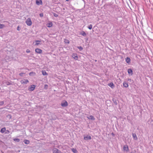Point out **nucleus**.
I'll return each instance as SVG.
<instances>
[{"label": "nucleus", "instance_id": "obj_1", "mask_svg": "<svg viewBox=\"0 0 153 153\" xmlns=\"http://www.w3.org/2000/svg\"><path fill=\"white\" fill-rule=\"evenodd\" d=\"M27 25L29 26H30L32 24V22L30 18H28L25 21Z\"/></svg>", "mask_w": 153, "mask_h": 153}, {"label": "nucleus", "instance_id": "obj_2", "mask_svg": "<svg viewBox=\"0 0 153 153\" xmlns=\"http://www.w3.org/2000/svg\"><path fill=\"white\" fill-rule=\"evenodd\" d=\"M61 105L63 107L67 106L68 105V103L66 100H63L61 103Z\"/></svg>", "mask_w": 153, "mask_h": 153}, {"label": "nucleus", "instance_id": "obj_3", "mask_svg": "<svg viewBox=\"0 0 153 153\" xmlns=\"http://www.w3.org/2000/svg\"><path fill=\"white\" fill-rule=\"evenodd\" d=\"M53 153H62V152L57 149L54 148L53 149Z\"/></svg>", "mask_w": 153, "mask_h": 153}, {"label": "nucleus", "instance_id": "obj_4", "mask_svg": "<svg viewBox=\"0 0 153 153\" xmlns=\"http://www.w3.org/2000/svg\"><path fill=\"white\" fill-rule=\"evenodd\" d=\"M35 51L36 53L39 54L41 53H42V50L38 48L36 49L35 50Z\"/></svg>", "mask_w": 153, "mask_h": 153}, {"label": "nucleus", "instance_id": "obj_5", "mask_svg": "<svg viewBox=\"0 0 153 153\" xmlns=\"http://www.w3.org/2000/svg\"><path fill=\"white\" fill-rule=\"evenodd\" d=\"M36 4L37 5H39L42 4V0H36Z\"/></svg>", "mask_w": 153, "mask_h": 153}, {"label": "nucleus", "instance_id": "obj_6", "mask_svg": "<svg viewBox=\"0 0 153 153\" xmlns=\"http://www.w3.org/2000/svg\"><path fill=\"white\" fill-rule=\"evenodd\" d=\"M36 86L34 85H32L28 88V90L30 91H33L35 88Z\"/></svg>", "mask_w": 153, "mask_h": 153}, {"label": "nucleus", "instance_id": "obj_7", "mask_svg": "<svg viewBox=\"0 0 153 153\" xmlns=\"http://www.w3.org/2000/svg\"><path fill=\"white\" fill-rule=\"evenodd\" d=\"M72 57L76 60H77L78 57L76 54L73 53L72 55Z\"/></svg>", "mask_w": 153, "mask_h": 153}, {"label": "nucleus", "instance_id": "obj_8", "mask_svg": "<svg viewBox=\"0 0 153 153\" xmlns=\"http://www.w3.org/2000/svg\"><path fill=\"white\" fill-rule=\"evenodd\" d=\"M123 149L124 151H125L126 152H128L129 150L128 146V145H125L123 147Z\"/></svg>", "mask_w": 153, "mask_h": 153}, {"label": "nucleus", "instance_id": "obj_9", "mask_svg": "<svg viewBox=\"0 0 153 153\" xmlns=\"http://www.w3.org/2000/svg\"><path fill=\"white\" fill-rule=\"evenodd\" d=\"M29 82L27 79H24L22 80L21 81V82L22 84H26Z\"/></svg>", "mask_w": 153, "mask_h": 153}, {"label": "nucleus", "instance_id": "obj_10", "mask_svg": "<svg viewBox=\"0 0 153 153\" xmlns=\"http://www.w3.org/2000/svg\"><path fill=\"white\" fill-rule=\"evenodd\" d=\"M84 139L85 140H91V137L90 136L87 135V136H84Z\"/></svg>", "mask_w": 153, "mask_h": 153}, {"label": "nucleus", "instance_id": "obj_11", "mask_svg": "<svg viewBox=\"0 0 153 153\" xmlns=\"http://www.w3.org/2000/svg\"><path fill=\"white\" fill-rule=\"evenodd\" d=\"M52 26L53 24L51 22H49L47 24V26L49 27H51Z\"/></svg>", "mask_w": 153, "mask_h": 153}, {"label": "nucleus", "instance_id": "obj_12", "mask_svg": "<svg viewBox=\"0 0 153 153\" xmlns=\"http://www.w3.org/2000/svg\"><path fill=\"white\" fill-rule=\"evenodd\" d=\"M128 72L129 74H130L131 75H133V71L131 69H129L128 70Z\"/></svg>", "mask_w": 153, "mask_h": 153}, {"label": "nucleus", "instance_id": "obj_13", "mask_svg": "<svg viewBox=\"0 0 153 153\" xmlns=\"http://www.w3.org/2000/svg\"><path fill=\"white\" fill-rule=\"evenodd\" d=\"M130 60H131L130 58L128 57H126V61L127 63H130Z\"/></svg>", "mask_w": 153, "mask_h": 153}, {"label": "nucleus", "instance_id": "obj_14", "mask_svg": "<svg viewBox=\"0 0 153 153\" xmlns=\"http://www.w3.org/2000/svg\"><path fill=\"white\" fill-rule=\"evenodd\" d=\"M87 117L88 119L91 120H94L95 119L94 117L91 115H90L89 117Z\"/></svg>", "mask_w": 153, "mask_h": 153}, {"label": "nucleus", "instance_id": "obj_15", "mask_svg": "<svg viewBox=\"0 0 153 153\" xmlns=\"http://www.w3.org/2000/svg\"><path fill=\"white\" fill-rule=\"evenodd\" d=\"M123 85L124 87H125L127 88V87H128V84L126 82H124L123 83Z\"/></svg>", "mask_w": 153, "mask_h": 153}, {"label": "nucleus", "instance_id": "obj_16", "mask_svg": "<svg viewBox=\"0 0 153 153\" xmlns=\"http://www.w3.org/2000/svg\"><path fill=\"white\" fill-rule=\"evenodd\" d=\"M132 136L134 138V139L135 140H137V135L135 133H133L132 134Z\"/></svg>", "mask_w": 153, "mask_h": 153}, {"label": "nucleus", "instance_id": "obj_17", "mask_svg": "<svg viewBox=\"0 0 153 153\" xmlns=\"http://www.w3.org/2000/svg\"><path fill=\"white\" fill-rule=\"evenodd\" d=\"M108 85L110 87H111V88H113L114 87V85L112 82H111Z\"/></svg>", "mask_w": 153, "mask_h": 153}, {"label": "nucleus", "instance_id": "obj_18", "mask_svg": "<svg viewBox=\"0 0 153 153\" xmlns=\"http://www.w3.org/2000/svg\"><path fill=\"white\" fill-rule=\"evenodd\" d=\"M35 42H36V43L35 44V45H39L40 44V43L41 42V41H39V40H36L35 41Z\"/></svg>", "mask_w": 153, "mask_h": 153}, {"label": "nucleus", "instance_id": "obj_19", "mask_svg": "<svg viewBox=\"0 0 153 153\" xmlns=\"http://www.w3.org/2000/svg\"><path fill=\"white\" fill-rule=\"evenodd\" d=\"M24 143L25 144H29L30 143V141L27 140H24Z\"/></svg>", "mask_w": 153, "mask_h": 153}, {"label": "nucleus", "instance_id": "obj_20", "mask_svg": "<svg viewBox=\"0 0 153 153\" xmlns=\"http://www.w3.org/2000/svg\"><path fill=\"white\" fill-rule=\"evenodd\" d=\"M6 130V128L4 127L1 129L0 131L1 133H3Z\"/></svg>", "mask_w": 153, "mask_h": 153}, {"label": "nucleus", "instance_id": "obj_21", "mask_svg": "<svg viewBox=\"0 0 153 153\" xmlns=\"http://www.w3.org/2000/svg\"><path fill=\"white\" fill-rule=\"evenodd\" d=\"M71 150L74 153H77V150L74 148H72L71 149Z\"/></svg>", "mask_w": 153, "mask_h": 153}, {"label": "nucleus", "instance_id": "obj_22", "mask_svg": "<svg viewBox=\"0 0 153 153\" xmlns=\"http://www.w3.org/2000/svg\"><path fill=\"white\" fill-rule=\"evenodd\" d=\"M42 73L43 75H48L47 73L45 71H42Z\"/></svg>", "mask_w": 153, "mask_h": 153}, {"label": "nucleus", "instance_id": "obj_23", "mask_svg": "<svg viewBox=\"0 0 153 153\" xmlns=\"http://www.w3.org/2000/svg\"><path fill=\"white\" fill-rule=\"evenodd\" d=\"M64 42L66 44H69L70 43V41L66 39H64Z\"/></svg>", "mask_w": 153, "mask_h": 153}, {"label": "nucleus", "instance_id": "obj_24", "mask_svg": "<svg viewBox=\"0 0 153 153\" xmlns=\"http://www.w3.org/2000/svg\"><path fill=\"white\" fill-rule=\"evenodd\" d=\"M81 34L84 36H86V34L85 33L84 31H82L81 33Z\"/></svg>", "mask_w": 153, "mask_h": 153}, {"label": "nucleus", "instance_id": "obj_25", "mask_svg": "<svg viewBox=\"0 0 153 153\" xmlns=\"http://www.w3.org/2000/svg\"><path fill=\"white\" fill-rule=\"evenodd\" d=\"M13 140L15 142H19L20 141V139L18 138H15L13 139Z\"/></svg>", "mask_w": 153, "mask_h": 153}, {"label": "nucleus", "instance_id": "obj_26", "mask_svg": "<svg viewBox=\"0 0 153 153\" xmlns=\"http://www.w3.org/2000/svg\"><path fill=\"white\" fill-rule=\"evenodd\" d=\"M4 27H5V26L4 24H0V29L3 28Z\"/></svg>", "mask_w": 153, "mask_h": 153}, {"label": "nucleus", "instance_id": "obj_27", "mask_svg": "<svg viewBox=\"0 0 153 153\" xmlns=\"http://www.w3.org/2000/svg\"><path fill=\"white\" fill-rule=\"evenodd\" d=\"M88 28L89 29L91 30V29L92 28V25H90L88 26Z\"/></svg>", "mask_w": 153, "mask_h": 153}, {"label": "nucleus", "instance_id": "obj_28", "mask_svg": "<svg viewBox=\"0 0 153 153\" xmlns=\"http://www.w3.org/2000/svg\"><path fill=\"white\" fill-rule=\"evenodd\" d=\"M35 74V72H30L29 73V75L30 76H31L32 75V74Z\"/></svg>", "mask_w": 153, "mask_h": 153}, {"label": "nucleus", "instance_id": "obj_29", "mask_svg": "<svg viewBox=\"0 0 153 153\" xmlns=\"http://www.w3.org/2000/svg\"><path fill=\"white\" fill-rule=\"evenodd\" d=\"M48 86L47 85H45L44 86V88L45 89H47L48 88Z\"/></svg>", "mask_w": 153, "mask_h": 153}, {"label": "nucleus", "instance_id": "obj_30", "mask_svg": "<svg viewBox=\"0 0 153 153\" xmlns=\"http://www.w3.org/2000/svg\"><path fill=\"white\" fill-rule=\"evenodd\" d=\"M4 104V102L3 101L0 102V105H2Z\"/></svg>", "mask_w": 153, "mask_h": 153}, {"label": "nucleus", "instance_id": "obj_31", "mask_svg": "<svg viewBox=\"0 0 153 153\" xmlns=\"http://www.w3.org/2000/svg\"><path fill=\"white\" fill-rule=\"evenodd\" d=\"M53 15L55 17H57L58 16V14H56L55 13H53Z\"/></svg>", "mask_w": 153, "mask_h": 153}, {"label": "nucleus", "instance_id": "obj_32", "mask_svg": "<svg viewBox=\"0 0 153 153\" xmlns=\"http://www.w3.org/2000/svg\"><path fill=\"white\" fill-rule=\"evenodd\" d=\"M24 73H21L19 74V75L21 76H23V75L24 74Z\"/></svg>", "mask_w": 153, "mask_h": 153}, {"label": "nucleus", "instance_id": "obj_33", "mask_svg": "<svg viewBox=\"0 0 153 153\" xmlns=\"http://www.w3.org/2000/svg\"><path fill=\"white\" fill-rule=\"evenodd\" d=\"M26 52L27 53H29L30 52V51L29 49H27L26 51Z\"/></svg>", "mask_w": 153, "mask_h": 153}, {"label": "nucleus", "instance_id": "obj_34", "mask_svg": "<svg viewBox=\"0 0 153 153\" xmlns=\"http://www.w3.org/2000/svg\"><path fill=\"white\" fill-rule=\"evenodd\" d=\"M78 48L80 50H82L83 49L82 48L81 46L79 47H78Z\"/></svg>", "mask_w": 153, "mask_h": 153}, {"label": "nucleus", "instance_id": "obj_35", "mask_svg": "<svg viewBox=\"0 0 153 153\" xmlns=\"http://www.w3.org/2000/svg\"><path fill=\"white\" fill-rule=\"evenodd\" d=\"M40 16L41 17H42L43 16V13H41L40 14Z\"/></svg>", "mask_w": 153, "mask_h": 153}, {"label": "nucleus", "instance_id": "obj_36", "mask_svg": "<svg viewBox=\"0 0 153 153\" xmlns=\"http://www.w3.org/2000/svg\"><path fill=\"white\" fill-rule=\"evenodd\" d=\"M19 26H18V27H17V30H19Z\"/></svg>", "mask_w": 153, "mask_h": 153}, {"label": "nucleus", "instance_id": "obj_37", "mask_svg": "<svg viewBox=\"0 0 153 153\" xmlns=\"http://www.w3.org/2000/svg\"><path fill=\"white\" fill-rule=\"evenodd\" d=\"M7 132H8V133H9V131L8 130H7Z\"/></svg>", "mask_w": 153, "mask_h": 153}, {"label": "nucleus", "instance_id": "obj_38", "mask_svg": "<svg viewBox=\"0 0 153 153\" xmlns=\"http://www.w3.org/2000/svg\"><path fill=\"white\" fill-rule=\"evenodd\" d=\"M67 1H68L69 0H65Z\"/></svg>", "mask_w": 153, "mask_h": 153}]
</instances>
